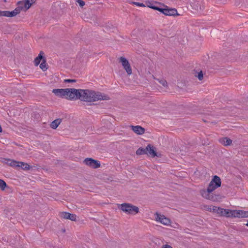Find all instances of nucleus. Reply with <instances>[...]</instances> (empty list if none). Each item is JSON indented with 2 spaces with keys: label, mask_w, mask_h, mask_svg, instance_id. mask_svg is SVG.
Instances as JSON below:
<instances>
[{
  "label": "nucleus",
  "mask_w": 248,
  "mask_h": 248,
  "mask_svg": "<svg viewBox=\"0 0 248 248\" xmlns=\"http://www.w3.org/2000/svg\"><path fill=\"white\" fill-rule=\"evenodd\" d=\"M137 155H142L146 154V148H140L136 152Z\"/></svg>",
  "instance_id": "25"
},
{
  "label": "nucleus",
  "mask_w": 248,
  "mask_h": 248,
  "mask_svg": "<svg viewBox=\"0 0 248 248\" xmlns=\"http://www.w3.org/2000/svg\"><path fill=\"white\" fill-rule=\"evenodd\" d=\"M5 2H6V0H3Z\"/></svg>",
  "instance_id": "37"
},
{
  "label": "nucleus",
  "mask_w": 248,
  "mask_h": 248,
  "mask_svg": "<svg viewBox=\"0 0 248 248\" xmlns=\"http://www.w3.org/2000/svg\"><path fill=\"white\" fill-rule=\"evenodd\" d=\"M217 213L220 215L221 216H225L226 217H230V214L231 212L230 210L228 209H225L221 208L220 207H219L217 209Z\"/></svg>",
  "instance_id": "13"
},
{
  "label": "nucleus",
  "mask_w": 248,
  "mask_h": 248,
  "mask_svg": "<svg viewBox=\"0 0 248 248\" xmlns=\"http://www.w3.org/2000/svg\"><path fill=\"white\" fill-rule=\"evenodd\" d=\"M163 248H172V247H171L170 245H165L163 246Z\"/></svg>",
  "instance_id": "34"
},
{
  "label": "nucleus",
  "mask_w": 248,
  "mask_h": 248,
  "mask_svg": "<svg viewBox=\"0 0 248 248\" xmlns=\"http://www.w3.org/2000/svg\"><path fill=\"white\" fill-rule=\"evenodd\" d=\"M61 122L62 119H57L54 120L50 124L51 127L53 129L57 128L59 125L60 124Z\"/></svg>",
  "instance_id": "20"
},
{
  "label": "nucleus",
  "mask_w": 248,
  "mask_h": 248,
  "mask_svg": "<svg viewBox=\"0 0 248 248\" xmlns=\"http://www.w3.org/2000/svg\"><path fill=\"white\" fill-rule=\"evenodd\" d=\"M133 3L134 4V5H136L137 6H140V7H145V5L143 3H140V2H133Z\"/></svg>",
  "instance_id": "31"
},
{
  "label": "nucleus",
  "mask_w": 248,
  "mask_h": 248,
  "mask_svg": "<svg viewBox=\"0 0 248 248\" xmlns=\"http://www.w3.org/2000/svg\"><path fill=\"white\" fill-rule=\"evenodd\" d=\"M161 83L162 84V85L164 87L167 86V82L166 80H163L162 82H161Z\"/></svg>",
  "instance_id": "33"
},
{
  "label": "nucleus",
  "mask_w": 248,
  "mask_h": 248,
  "mask_svg": "<svg viewBox=\"0 0 248 248\" xmlns=\"http://www.w3.org/2000/svg\"><path fill=\"white\" fill-rule=\"evenodd\" d=\"M73 100L80 99L82 101L95 102L98 100H107L109 97L100 92L90 90L76 89L74 88Z\"/></svg>",
  "instance_id": "1"
},
{
  "label": "nucleus",
  "mask_w": 248,
  "mask_h": 248,
  "mask_svg": "<svg viewBox=\"0 0 248 248\" xmlns=\"http://www.w3.org/2000/svg\"><path fill=\"white\" fill-rule=\"evenodd\" d=\"M119 209L127 214L135 215L139 212L138 207L128 203H124L120 205Z\"/></svg>",
  "instance_id": "4"
},
{
  "label": "nucleus",
  "mask_w": 248,
  "mask_h": 248,
  "mask_svg": "<svg viewBox=\"0 0 248 248\" xmlns=\"http://www.w3.org/2000/svg\"><path fill=\"white\" fill-rule=\"evenodd\" d=\"M200 80H202L203 79V73L202 71L198 73V75H196Z\"/></svg>",
  "instance_id": "28"
},
{
  "label": "nucleus",
  "mask_w": 248,
  "mask_h": 248,
  "mask_svg": "<svg viewBox=\"0 0 248 248\" xmlns=\"http://www.w3.org/2000/svg\"><path fill=\"white\" fill-rule=\"evenodd\" d=\"M7 162L6 163L8 164L10 166L13 167H17V166H19L18 165V162L14 160H11L10 159H6Z\"/></svg>",
  "instance_id": "21"
},
{
  "label": "nucleus",
  "mask_w": 248,
  "mask_h": 248,
  "mask_svg": "<svg viewBox=\"0 0 248 248\" xmlns=\"http://www.w3.org/2000/svg\"><path fill=\"white\" fill-rule=\"evenodd\" d=\"M219 141L221 144H222L224 146L230 145L232 142V140L227 137H223L220 138L219 140Z\"/></svg>",
  "instance_id": "17"
},
{
  "label": "nucleus",
  "mask_w": 248,
  "mask_h": 248,
  "mask_svg": "<svg viewBox=\"0 0 248 248\" xmlns=\"http://www.w3.org/2000/svg\"><path fill=\"white\" fill-rule=\"evenodd\" d=\"M212 206H210L208 208V210L210 211H212Z\"/></svg>",
  "instance_id": "35"
},
{
  "label": "nucleus",
  "mask_w": 248,
  "mask_h": 248,
  "mask_svg": "<svg viewBox=\"0 0 248 248\" xmlns=\"http://www.w3.org/2000/svg\"><path fill=\"white\" fill-rule=\"evenodd\" d=\"M61 217L64 219L71 220V221L76 220V215L68 212H62L61 213Z\"/></svg>",
  "instance_id": "9"
},
{
  "label": "nucleus",
  "mask_w": 248,
  "mask_h": 248,
  "mask_svg": "<svg viewBox=\"0 0 248 248\" xmlns=\"http://www.w3.org/2000/svg\"><path fill=\"white\" fill-rule=\"evenodd\" d=\"M21 4H22L21 1H19L18 3V6L14 10L12 11L13 15L14 16L19 14L22 10H24V7L23 6L21 5Z\"/></svg>",
  "instance_id": "15"
},
{
  "label": "nucleus",
  "mask_w": 248,
  "mask_h": 248,
  "mask_svg": "<svg viewBox=\"0 0 248 248\" xmlns=\"http://www.w3.org/2000/svg\"><path fill=\"white\" fill-rule=\"evenodd\" d=\"M146 154L151 155L152 157L156 156V153L155 150V148L152 146L151 144H148L146 147Z\"/></svg>",
  "instance_id": "11"
},
{
  "label": "nucleus",
  "mask_w": 248,
  "mask_h": 248,
  "mask_svg": "<svg viewBox=\"0 0 248 248\" xmlns=\"http://www.w3.org/2000/svg\"><path fill=\"white\" fill-rule=\"evenodd\" d=\"M21 4H22L21 1H19L18 3V6L14 10L12 11L13 15L14 16L19 14L22 10H24V7L23 6L21 5Z\"/></svg>",
  "instance_id": "16"
},
{
  "label": "nucleus",
  "mask_w": 248,
  "mask_h": 248,
  "mask_svg": "<svg viewBox=\"0 0 248 248\" xmlns=\"http://www.w3.org/2000/svg\"><path fill=\"white\" fill-rule=\"evenodd\" d=\"M164 15L169 16H178L179 14L177 13V11L174 8H169L167 6H166Z\"/></svg>",
  "instance_id": "10"
},
{
  "label": "nucleus",
  "mask_w": 248,
  "mask_h": 248,
  "mask_svg": "<svg viewBox=\"0 0 248 248\" xmlns=\"http://www.w3.org/2000/svg\"><path fill=\"white\" fill-rule=\"evenodd\" d=\"M18 165H19V166H17V167H20L22 170H28L31 169V167L28 164L23 162L18 161Z\"/></svg>",
  "instance_id": "19"
},
{
  "label": "nucleus",
  "mask_w": 248,
  "mask_h": 248,
  "mask_svg": "<svg viewBox=\"0 0 248 248\" xmlns=\"http://www.w3.org/2000/svg\"><path fill=\"white\" fill-rule=\"evenodd\" d=\"M230 217H248V211L243 210H231Z\"/></svg>",
  "instance_id": "5"
},
{
  "label": "nucleus",
  "mask_w": 248,
  "mask_h": 248,
  "mask_svg": "<svg viewBox=\"0 0 248 248\" xmlns=\"http://www.w3.org/2000/svg\"><path fill=\"white\" fill-rule=\"evenodd\" d=\"M221 181L220 178L215 175L210 182L206 190H202L201 194L202 197L212 201H216L217 197L211 193L214 190L220 186Z\"/></svg>",
  "instance_id": "2"
},
{
  "label": "nucleus",
  "mask_w": 248,
  "mask_h": 248,
  "mask_svg": "<svg viewBox=\"0 0 248 248\" xmlns=\"http://www.w3.org/2000/svg\"><path fill=\"white\" fill-rule=\"evenodd\" d=\"M246 226L248 227V222L246 224Z\"/></svg>",
  "instance_id": "36"
},
{
  "label": "nucleus",
  "mask_w": 248,
  "mask_h": 248,
  "mask_svg": "<svg viewBox=\"0 0 248 248\" xmlns=\"http://www.w3.org/2000/svg\"><path fill=\"white\" fill-rule=\"evenodd\" d=\"M149 4H150V5H148V6L149 7H150L152 9L157 10V11L160 12L161 13H163V14H164L165 8H160V7H157V6H155L153 5V4L150 2H149Z\"/></svg>",
  "instance_id": "24"
},
{
  "label": "nucleus",
  "mask_w": 248,
  "mask_h": 248,
  "mask_svg": "<svg viewBox=\"0 0 248 248\" xmlns=\"http://www.w3.org/2000/svg\"><path fill=\"white\" fill-rule=\"evenodd\" d=\"M43 54H44V52L43 51H40L38 57H37L35 59L34 62V64L36 66L38 65V64L40 63L41 61L42 60H43V59H45L44 58Z\"/></svg>",
  "instance_id": "18"
},
{
  "label": "nucleus",
  "mask_w": 248,
  "mask_h": 248,
  "mask_svg": "<svg viewBox=\"0 0 248 248\" xmlns=\"http://www.w3.org/2000/svg\"><path fill=\"white\" fill-rule=\"evenodd\" d=\"M84 163L94 169H96L100 166V163L98 161L93 159L91 158H87L84 159Z\"/></svg>",
  "instance_id": "6"
},
{
  "label": "nucleus",
  "mask_w": 248,
  "mask_h": 248,
  "mask_svg": "<svg viewBox=\"0 0 248 248\" xmlns=\"http://www.w3.org/2000/svg\"><path fill=\"white\" fill-rule=\"evenodd\" d=\"M40 67L44 71H46L47 69L46 67V63L45 59H43L42 62L40 65Z\"/></svg>",
  "instance_id": "26"
},
{
  "label": "nucleus",
  "mask_w": 248,
  "mask_h": 248,
  "mask_svg": "<svg viewBox=\"0 0 248 248\" xmlns=\"http://www.w3.org/2000/svg\"><path fill=\"white\" fill-rule=\"evenodd\" d=\"M131 129L136 134L138 135H142L145 132V129L140 125L130 126Z\"/></svg>",
  "instance_id": "12"
},
{
  "label": "nucleus",
  "mask_w": 248,
  "mask_h": 248,
  "mask_svg": "<svg viewBox=\"0 0 248 248\" xmlns=\"http://www.w3.org/2000/svg\"><path fill=\"white\" fill-rule=\"evenodd\" d=\"M149 4H150V5H148V6L149 7H150L152 9L157 10V11L160 12L161 13H163V14H164L165 8H160V7H157V6H155L153 5V4L150 2H149Z\"/></svg>",
  "instance_id": "23"
},
{
  "label": "nucleus",
  "mask_w": 248,
  "mask_h": 248,
  "mask_svg": "<svg viewBox=\"0 0 248 248\" xmlns=\"http://www.w3.org/2000/svg\"><path fill=\"white\" fill-rule=\"evenodd\" d=\"M212 211L214 212H215V213H217V209L219 208V207H217V206H212Z\"/></svg>",
  "instance_id": "32"
},
{
  "label": "nucleus",
  "mask_w": 248,
  "mask_h": 248,
  "mask_svg": "<svg viewBox=\"0 0 248 248\" xmlns=\"http://www.w3.org/2000/svg\"><path fill=\"white\" fill-rule=\"evenodd\" d=\"M7 186L6 183L3 180L0 179V189L1 190H4Z\"/></svg>",
  "instance_id": "27"
},
{
  "label": "nucleus",
  "mask_w": 248,
  "mask_h": 248,
  "mask_svg": "<svg viewBox=\"0 0 248 248\" xmlns=\"http://www.w3.org/2000/svg\"><path fill=\"white\" fill-rule=\"evenodd\" d=\"M76 1L80 7H83L85 5V2L82 0H77Z\"/></svg>",
  "instance_id": "29"
},
{
  "label": "nucleus",
  "mask_w": 248,
  "mask_h": 248,
  "mask_svg": "<svg viewBox=\"0 0 248 248\" xmlns=\"http://www.w3.org/2000/svg\"><path fill=\"white\" fill-rule=\"evenodd\" d=\"M35 2V0H25L24 2L21 1L22 4L21 5L23 6L24 9L26 10L29 9L32 4V3Z\"/></svg>",
  "instance_id": "14"
},
{
  "label": "nucleus",
  "mask_w": 248,
  "mask_h": 248,
  "mask_svg": "<svg viewBox=\"0 0 248 248\" xmlns=\"http://www.w3.org/2000/svg\"><path fill=\"white\" fill-rule=\"evenodd\" d=\"M74 88L55 89L52 90V93L56 96L64 98L69 100H73Z\"/></svg>",
  "instance_id": "3"
},
{
  "label": "nucleus",
  "mask_w": 248,
  "mask_h": 248,
  "mask_svg": "<svg viewBox=\"0 0 248 248\" xmlns=\"http://www.w3.org/2000/svg\"><path fill=\"white\" fill-rule=\"evenodd\" d=\"M120 62L122 63L127 74L129 75H131L132 74V69L127 60L124 57H121L120 58Z\"/></svg>",
  "instance_id": "7"
},
{
  "label": "nucleus",
  "mask_w": 248,
  "mask_h": 248,
  "mask_svg": "<svg viewBox=\"0 0 248 248\" xmlns=\"http://www.w3.org/2000/svg\"><path fill=\"white\" fill-rule=\"evenodd\" d=\"M155 215L156 221L160 222L161 223L165 225H169L170 224V219L165 217L164 215H160L158 213H156Z\"/></svg>",
  "instance_id": "8"
},
{
  "label": "nucleus",
  "mask_w": 248,
  "mask_h": 248,
  "mask_svg": "<svg viewBox=\"0 0 248 248\" xmlns=\"http://www.w3.org/2000/svg\"><path fill=\"white\" fill-rule=\"evenodd\" d=\"M6 16V17H13L14 16L13 15L12 11H1L0 10V16Z\"/></svg>",
  "instance_id": "22"
},
{
  "label": "nucleus",
  "mask_w": 248,
  "mask_h": 248,
  "mask_svg": "<svg viewBox=\"0 0 248 248\" xmlns=\"http://www.w3.org/2000/svg\"><path fill=\"white\" fill-rule=\"evenodd\" d=\"M76 79H64V82L65 83H72V82H76Z\"/></svg>",
  "instance_id": "30"
}]
</instances>
